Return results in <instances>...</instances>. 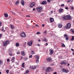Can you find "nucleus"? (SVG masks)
Returning <instances> with one entry per match:
<instances>
[{"instance_id":"obj_21","label":"nucleus","mask_w":74,"mask_h":74,"mask_svg":"<svg viewBox=\"0 0 74 74\" xmlns=\"http://www.w3.org/2000/svg\"><path fill=\"white\" fill-rule=\"evenodd\" d=\"M4 16L5 18H7V17H8V15L7 13H5L4 14Z\"/></svg>"},{"instance_id":"obj_44","label":"nucleus","mask_w":74,"mask_h":74,"mask_svg":"<svg viewBox=\"0 0 74 74\" xmlns=\"http://www.w3.org/2000/svg\"><path fill=\"white\" fill-rule=\"evenodd\" d=\"M29 58H32V55H31L29 56Z\"/></svg>"},{"instance_id":"obj_60","label":"nucleus","mask_w":74,"mask_h":74,"mask_svg":"<svg viewBox=\"0 0 74 74\" xmlns=\"http://www.w3.org/2000/svg\"><path fill=\"white\" fill-rule=\"evenodd\" d=\"M53 74H57V73H56V72H55L54 73H53Z\"/></svg>"},{"instance_id":"obj_46","label":"nucleus","mask_w":74,"mask_h":74,"mask_svg":"<svg viewBox=\"0 0 74 74\" xmlns=\"http://www.w3.org/2000/svg\"><path fill=\"white\" fill-rule=\"evenodd\" d=\"M36 34H40V32H38L36 33Z\"/></svg>"},{"instance_id":"obj_52","label":"nucleus","mask_w":74,"mask_h":74,"mask_svg":"<svg viewBox=\"0 0 74 74\" xmlns=\"http://www.w3.org/2000/svg\"><path fill=\"white\" fill-rule=\"evenodd\" d=\"M26 17H30V15H27V16H26Z\"/></svg>"},{"instance_id":"obj_55","label":"nucleus","mask_w":74,"mask_h":74,"mask_svg":"<svg viewBox=\"0 0 74 74\" xmlns=\"http://www.w3.org/2000/svg\"><path fill=\"white\" fill-rule=\"evenodd\" d=\"M44 26H45V25H44V24H42V27H44Z\"/></svg>"},{"instance_id":"obj_38","label":"nucleus","mask_w":74,"mask_h":74,"mask_svg":"<svg viewBox=\"0 0 74 74\" xmlns=\"http://www.w3.org/2000/svg\"><path fill=\"white\" fill-rule=\"evenodd\" d=\"M25 44L23 45V46L24 47H26V42H25Z\"/></svg>"},{"instance_id":"obj_26","label":"nucleus","mask_w":74,"mask_h":74,"mask_svg":"<svg viewBox=\"0 0 74 74\" xmlns=\"http://www.w3.org/2000/svg\"><path fill=\"white\" fill-rule=\"evenodd\" d=\"M74 36H73L71 38V41H74Z\"/></svg>"},{"instance_id":"obj_63","label":"nucleus","mask_w":74,"mask_h":74,"mask_svg":"<svg viewBox=\"0 0 74 74\" xmlns=\"http://www.w3.org/2000/svg\"><path fill=\"white\" fill-rule=\"evenodd\" d=\"M46 46H47V45H48V44L47 43H46Z\"/></svg>"},{"instance_id":"obj_64","label":"nucleus","mask_w":74,"mask_h":74,"mask_svg":"<svg viewBox=\"0 0 74 74\" xmlns=\"http://www.w3.org/2000/svg\"><path fill=\"white\" fill-rule=\"evenodd\" d=\"M73 54L74 56V52L73 53Z\"/></svg>"},{"instance_id":"obj_31","label":"nucleus","mask_w":74,"mask_h":74,"mask_svg":"<svg viewBox=\"0 0 74 74\" xmlns=\"http://www.w3.org/2000/svg\"><path fill=\"white\" fill-rule=\"evenodd\" d=\"M16 4H19V0L17 1L15 3Z\"/></svg>"},{"instance_id":"obj_18","label":"nucleus","mask_w":74,"mask_h":74,"mask_svg":"<svg viewBox=\"0 0 74 74\" xmlns=\"http://www.w3.org/2000/svg\"><path fill=\"white\" fill-rule=\"evenodd\" d=\"M53 21H54V19L53 18H50V22L51 23H52V22H53Z\"/></svg>"},{"instance_id":"obj_3","label":"nucleus","mask_w":74,"mask_h":74,"mask_svg":"<svg viewBox=\"0 0 74 74\" xmlns=\"http://www.w3.org/2000/svg\"><path fill=\"white\" fill-rule=\"evenodd\" d=\"M52 70V68L51 67H48L45 69L46 72H50Z\"/></svg>"},{"instance_id":"obj_45","label":"nucleus","mask_w":74,"mask_h":74,"mask_svg":"<svg viewBox=\"0 0 74 74\" xmlns=\"http://www.w3.org/2000/svg\"><path fill=\"white\" fill-rule=\"evenodd\" d=\"M25 60V61L26 60H27V58L26 57L24 59Z\"/></svg>"},{"instance_id":"obj_41","label":"nucleus","mask_w":74,"mask_h":74,"mask_svg":"<svg viewBox=\"0 0 74 74\" xmlns=\"http://www.w3.org/2000/svg\"><path fill=\"white\" fill-rule=\"evenodd\" d=\"M64 37H67V34H64Z\"/></svg>"},{"instance_id":"obj_22","label":"nucleus","mask_w":74,"mask_h":74,"mask_svg":"<svg viewBox=\"0 0 74 74\" xmlns=\"http://www.w3.org/2000/svg\"><path fill=\"white\" fill-rule=\"evenodd\" d=\"M14 59H15V57H13L12 58V59L11 60L12 62H14V61L15 60Z\"/></svg>"},{"instance_id":"obj_14","label":"nucleus","mask_w":74,"mask_h":74,"mask_svg":"<svg viewBox=\"0 0 74 74\" xmlns=\"http://www.w3.org/2000/svg\"><path fill=\"white\" fill-rule=\"evenodd\" d=\"M59 12L60 13H62L64 12V10L63 9H60L59 10Z\"/></svg>"},{"instance_id":"obj_5","label":"nucleus","mask_w":74,"mask_h":74,"mask_svg":"<svg viewBox=\"0 0 74 74\" xmlns=\"http://www.w3.org/2000/svg\"><path fill=\"white\" fill-rule=\"evenodd\" d=\"M21 37L25 38V37H26V34H25V33L23 32L21 33Z\"/></svg>"},{"instance_id":"obj_49","label":"nucleus","mask_w":74,"mask_h":74,"mask_svg":"<svg viewBox=\"0 0 74 74\" xmlns=\"http://www.w3.org/2000/svg\"><path fill=\"white\" fill-rule=\"evenodd\" d=\"M65 9H66V10H68L69 9V8L68 7H65Z\"/></svg>"},{"instance_id":"obj_24","label":"nucleus","mask_w":74,"mask_h":74,"mask_svg":"<svg viewBox=\"0 0 74 74\" xmlns=\"http://www.w3.org/2000/svg\"><path fill=\"white\" fill-rule=\"evenodd\" d=\"M10 27L12 29H14V26L12 25H10Z\"/></svg>"},{"instance_id":"obj_8","label":"nucleus","mask_w":74,"mask_h":74,"mask_svg":"<svg viewBox=\"0 0 74 74\" xmlns=\"http://www.w3.org/2000/svg\"><path fill=\"white\" fill-rule=\"evenodd\" d=\"M47 62H52V58L50 57H48L47 58Z\"/></svg>"},{"instance_id":"obj_39","label":"nucleus","mask_w":74,"mask_h":74,"mask_svg":"<svg viewBox=\"0 0 74 74\" xmlns=\"http://www.w3.org/2000/svg\"><path fill=\"white\" fill-rule=\"evenodd\" d=\"M2 63H3V61L1 60H0V64H2Z\"/></svg>"},{"instance_id":"obj_10","label":"nucleus","mask_w":74,"mask_h":74,"mask_svg":"<svg viewBox=\"0 0 74 74\" xmlns=\"http://www.w3.org/2000/svg\"><path fill=\"white\" fill-rule=\"evenodd\" d=\"M34 5H35V3L34 2L32 3L30 5V7L32 8V7H33Z\"/></svg>"},{"instance_id":"obj_61","label":"nucleus","mask_w":74,"mask_h":74,"mask_svg":"<svg viewBox=\"0 0 74 74\" xmlns=\"http://www.w3.org/2000/svg\"><path fill=\"white\" fill-rule=\"evenodd\" d=\"M37 45L39 47H40V44H37Z\"/></svg>"},{"instance_id":"obj_47","label":"nucleus","mask_w":74,"mask_h":74,"mask_svg":"<svg viewBox=\"0 0 74 74\" xmlns=\"http://www.w3.org/2000/svg\"><path fill=\"white\" fill-rule=\"evenodd\" d=\"M19 53H20V52H19V51H18L17 52V54H19Z\"/></svg>"},{"instance_id":"obj_59","label":"nucleus","mask_w":74,"mask_h":74,"mask_svg":"<svg viewBox=\"0 0 74 74\" xmlns=\"http://www.w3.org/2000/svg\"><path fill=\"white\" fill-rule=\"evenodd\" d=\"M71 50L72 51H74V50H73V49H71Z\"/></svg>"},{"instance_id":"obj_34","label":"nucleus","mask_w":74,"mask_h":74,"mask_svg":"<svg viewBox=\"0 0 74 74\" xmlns=\"http://www.w3.org/2000/svg\"><path fill=\"white\" fill-rule=\"evenodd\" d=\"M62 47H66V46H65V45L64 44H63L62 45Z\"/></svg>"},{"instance_id":"obj_17","label":"nucleus","mask_w":74,"mask_h":74,"mask_svg":"<svg viewBox=\"0 0 74 74\" xmlns=\"http://www.w3.org/2000/svg\"><path fill=\"white\" fill-rule=\"evenodd\" d=\"M21 3L22 5H25V3H24V1H23V0H21Z\"/></svg>"},{"instance_id":"obj_58","label":"nucleus","mask_w":74,"mask_h":74,"mask_svg":"<svg viewBox=\"0 0 74 74\" xmlns=\"http://www.w3.org/2000/svg\"><path fill=\"white\" fill-rule=\"evenodd\" d=\"M1 26V22L0 23V26Z\"/></svg>"},{"instance_id":"obj_13","label":"nucleus","mask_w":74,"mask_h":74,"mask_svg":"<svg viewBox=\"0 0 74 74\" xmlns=\"http://www.w3.org/2000/svg\"><path fill=\"white\" fill-rule=\"evenodd\" d=\"M62 72H64V73H68L69 72V71L67 70H66L65 69H64L63 68L62 69Z\"/></svg>"},{"instance_id":"obj_57","label":"nucleus","mask_w":74,"mask_h":74,"mask_svg":"<svg viewBox=\"0 0 74 74\" xmlns=\"http://www.w3.org/2000/svg\"><path fill=\"white\" fill-rule=\"evenodd\" d=\"M37 55L35 56L34 58H37Z\"/></svg>"},{"instance_id":"obj_32","label":"nucleus","mask_w":74,"mask_h":74,"mask_svg":"<svg viewBox=\"0 0 74 74\" xmlns=\"http://www.w3.org/2000/svg\"><path fill=\"white\" fill-rule=\"evenodd\" d=\"M9 52H12V49H9Z\"/></svg>"},{"instance_id":"obj_43","label":"nucleus","mask_w":74,"mask_h":74,"mask_svg":"<svg viewBox=\"0 0 74 74\" xmlns=\"http://www.w3.org/2000/svg\"><path fill=\"white\" fill-rule=\"evenodd\" d=\"M61 7H64V4H62L61 5Z\"/></svg>"},{"instance_id":"obj_16","label":"nucleus","mask_w":74,"mask_h":74,"mask_svg":"<svg viewBox=\"0 0 74 74\" xmlns=\"http://www.w3.org/2000/svg\"><path fill=\"white\" fill-rule=\"evenodd\" d=\"M62 26L63 25H62V24H59L58 25V27H59V28H62Z\"/></svg>"},{"instance_id":"obj_42","label":"nucleus","mask_w":74,"mask_h":74,"mask_svg":"<svg viewBox=\"0 0 74 74\" xmlns=\"http://www.w3.org/2000/svg\"><path fill=\"white\" fill-rule=\"evenodd\" d=\"M43 33L44 34H47V31H45L44 32H43Z\"/></svg>"},{"instance_id":"obj_27","label":"nucleus","mask_w":74,"mask_h":74,"mask_svg":"<svg viewBox=\"0 0 74 74\" xmlns=\"http://www.w3.org/2000/svg\"><path fill=\"white\" fill-rule=\"evenodd\" d=\"M43 41H45L46 42L47 41V39L46 38H45L44 39L42 40Z\"/></svg>"},{"instance_id":"obj_9","label":"nucleus","mask_w":74,"mask_h":74,"mask_svg":"<svg viewBox=\"0 0 74 74\" xmlns=\"http://www.w3.org/2000/svg\"><path fill=\"white\" fill-rule=\"evenodd\" d=\"M36 67H37V65L35 66H32L30 67V68L33 70H34Z\"/></svg>"},{"instance_id":"obj_11","label":"nucleus","mask_w":74,"mask_h":74,"mask_svg":"<svg viewBox=\"0 0 74 74\" xmlns=\"http://www.w3.org/2000/svg\"><path fill=\"white\" fill-rule=\"evenodd\" d=\"M47 1H44L41 3V4H42V5H45V4H47Z\"/></svg>"},{"instance_id":"obj_37","label":"nucleus","mask_w":74,"mask_h":74,"mask_svg":"<svg viewBox=\"0 0 74 74\" xmlns=\"http://www.w3.org/2000/svg\"><path fill=\"white\" fill-rule=\"evenodd\" d=\"M29 70H27L26 71V73L27 74H28V73H29Z\"/></svg>"},{"instance_id":"obj_28","label":"nucleus","mask_w":74,"mask_h":74,"mask_svg":"<svg viewBox=\"0 0 74 74\" xmlns=\"http://www.w3.org/2000/svg\"><path fill=\"white\" fill-rule=\"evenodd\" d=\"M16 47H19V44L18 43H16Z\"/></svg>"},{"instance_id":"obj_33","label":"nucleus","mask_w":74,"mask_h":74,"mask_svg":"<svg viewBox=\"0 0 74 74\" xmlns=\"http://www.w3.org/2000/svg\"><path fill=\"white\" fill-rule=\"evenodd\" d=\"M35 52L34 51H33L32 50L31 51V53H32V54H34Z\"/></svg>"},{"instance_id":"obj_54","label":"nucleus","mask_w":74,"mask_h":74,"mask_svg":"<svg viewBox=\"0 0 74 74\" xmlns=\"http://www.w3.org/2000/svg\"><path fill=\"white\" fill-rule=\"evenodd\" d=\"M12 14H13V15H15V13L14 12H13Z\"/></svg>"},{"instance_id":"obj_25","label":"nucleus","mask_w":74,"mask_h":74,"mask_svg":"<svg viewBox=\"0 0 74 74\" xmlns=\"http://www.w3.org/2000/svg\"><path fill=\"white\" fill-rule=\"evenodd\" d=\"M24 65H25V63L23 62L21 65L22 67L24 68V67H25V66H24Z\"/></svg>"},{"instance_id":"obj_35","label":"nucleus","mask_w":74,"mask_h":74,"mask_svg":"<svg viewBox=\"0 0 74 74\" xmlns=\"http://www.w3.org/2000/svg\"><path fill=\"white\" fill-rule=\"evenodd\" d=\"M69 37H68L67 36L65 38L66 40H69Z\"/></svg>"},{"instance_id":"obj_40","label":"nucleus","mask_w":74,"mask_h":74,"mask_svg":"<svg viewBox=\"0 0 74 74\" xmlns=\"http://www.w3.org/2000/svg\"><path fill=\"white\" fill-rule=\"evenodd\" d=\"M9 70H6V72L7 73V74H8V73H9Z\"/></svg>"},{"instance_id":"obj_20","label":"nucleus","mask_w":74,"mask_h":74,"mask_svg":"<svg viewBox=\"0 0 74 74\" xmlns=\"http://www.w3.org/2000/svg\"><path fill=\"white\" fill-rule=\"evenodd\" d=\"M53 50H50V55H51L52 54H53Z\"/></svg>"},{"instance_id":"obj_48","label":"nucleus","mask_w":74,"mask_h":74,"mask_svg":"<svg viewBox=\"0 0 74 74\" xmlns=\"http://www.w3.org/2000/svg\"><path fill=\"white\" fill-rule=\"evenodd\" d=\"M1 30H2V31H3V32H5V30L3 29H2Z\"/></svg>"},{"instance_id":"obj_50","label":"nucleus","mask_w":74,"mask_h":74,"mask_svg":"<svg viewBox=\"0 0 74 74\" xmlns=\"http://www.w3.org/2000/svg\"><path fill=\"white\" fill-rule=\"evenodd\" d=\"M10 61V60H9V59H8L7 60V62H9V61Z\"/></svg>"},{"instance_id":"obj_51","label":"nucleus","mask_w":74,"mask_h":74,"mask_svg":"<svg viewBox=\"0 0 74 74\" xmlns=\"http://www.w3.org/2000/svg\"><path fill=\"white\" fill-rule=\"evenodd\" d=\"M35 26H37V27H39V26L37 25H35Z\"/></svg>"},{"instance_id":"obj_30","label":"nucleus","mask_w":74,"mask_h":74,"mask_svg":"<svg viewBox=\"0 0 74 74\" xmlns=\"http://www.w3.org/2000/svg\"><path fill=\"white\" fill-rule=\"evenodd\" d=\"M70 30L71 32H72V33H74V30H73V29H71Z\"/></svg>"},{"instance_id":"obj_15","label":"nucleus","mask_w":74,"mask_h":74,"mask_svg":"<svg viewBox=\"0 0 74 74\" xmlns=\"http://www.w3.org/2000/svg\"><path fill=\"white\" fill-rule=\"evenodd\" d=\"M67 20H70L71 18V17L70 15H68L67 16Z\"/></svg>"},{"instance_id":"obj_7","label":"nucleus","mask_w":74,"mask_h":74,"mask_svg":"<svg viewBox=\"0 0 74 74\" xmlns=\"http://www.w3.org/2000/svg\"><path fill=\"white\" fill-rule=\"evenodd\" d=\"M60 64L61 65H66V61L65 60L63 61L62 62H61Z\"/></svg>"},{"instance_id":"obj_19","label":"nucleus","mask_w":74,"mask_h":74,"mask_svg":"<svg viewBox=\"0 0 74 74\" xmlns=\"http://www.w3.org/2000/svg\"><path fill=\"white\" fill-rule=\"evenodd\" d=\"M21 54L22 56H25V51H21Z\"/></svg>"},{"instance_id":"obj_4","label":"nucleus","mask_w":74,"mask_h":74,"mask_svg":"<svg viewBox=\"0 0 74 74\" xmlns=\"http://www.w3.org/2000/svg\"><path fill=\"white\" fill-rule=\"evenodd\" d=\"M71 23H68L66 25V29H70L71 27Z\"/></svg>"},{"instance_id":"obj_6","label":"nucleus","mask_w":74,"mask_h":74,"mask_svg":"<svg viewBox=\"0 0 74 74\" xmlns=\"http://www.w3.org/2000/svg\"><path fill=\"white\" fill-rule=\"evenodd\" d=\"M33 44V41L32 40H31L29 42H27V45L29 47H31L32 45V44Z\"/></svg>"},{"instance_id":"obj_62","label":"nucleus","mask_w":74,"mask_h":74,"mask_svg":"<svg viewBox=\"0 0 74 74\" xmlns=\"http://www.w3.org/2000/svg\"><path fill=\"white\" fill-rule=\"evenodd\" d=\"M71 9L72 10H73L74 9V8L72 7L71 8Z\"/></svg>"},{"instance_id":"obj_23","label":"nucleus","mask_w":74,"mask_h":74,"mask_svg":"<svg viewBox=\"0 0 74 74\" xmlns=\"http://www.w3.org/2000/svg\"><path fill=\"white\" fill-rule=\"evenodd\" d=\"M64 19H65V20H67V17L66 16H64L63 18Z\"/></svg>"},{"instance_id":"obj_36","label":"nucleus","mask_w":74,"mask_h":74,"mask_svg":"<svg viewBox=\"0 0 74 74\" xmlns=\"http://www.w3.org/2000/svg\"><path fill=\"white\" fill-rule=\"evenodd\" d=\"M51 1H52V0H47V2L48 3H50Z\"/></svg>"},{"instance_id":"obj_12","label":"nucleus","mask_w":74,"mask_h":74,"mask_svg":"<svg viewBox=\"0 0 74 74\" xmlns=\"http://www.w3.org/2000/svg\"><path fill=\"white\" fill-rule=\"evenodd\" d=\"M39 58H40V56H37V58H36V63H38V62H39Z\"/></svg>"},{"instance_id":"obj_53","label":"nucleus","mask_w":74,"mask_h":74,"mask_svg":"<svg viewBox=\"0 0 74 74\" xmlns=\"http://www.w3.org/2000/svg\"><path fill=\"white\" fill-rule=\"evenodd\" d=\"M2 37V35L0 34V38H1Z\"/></svg>"},{"instance_id":"obj_29","label":"nucleus","mask_w":74,"mask_h":74,"mask_svg":"<svg viewBox=\"0 0 74 74\" xmlns=\"http://www.w3.org/2000/svg\"><path fill=\"white\" fill-rule=\"evenodd\" d=\"M9 55L10 56H12V52H9Z\"/></svg>"},{"instance_id":"obj_2","label":"nucleus","mask_w":74,"mask_h":74,"mask_svg":"<svg viewBox=\"0 0 74 74\" xmlns=\"http://www.w3.org/2000/svg\"><path fill=\"white\" fill-rule=\"evenodd\" d=\"M42 7H39L36 8V10H37L39 12H40L42 11Z\"/></svg>"},{"instance_id":"obj_1","label":"nucleus","mask_w":74,"mask_h":74,"mask_svg":"<svg viewBox=\"0 0 74 74\" xmlns=\"http://www.w3.org/2000/svg\"><path fill=\"white\" fill-rule=\"evenodd\" d=\"M9 42H10V41L8 40H7L5 41V42H3V47H4L7 45V44H8V43H9Z\"/></svg>"},{"instance_id":"obj_56","label":"nucleus","mask_w":74,"mask_h":74,"mask_svg":"<svg viewBox=\"0 0 74 74\" xmlns=\"http://www.w3.org/2000/svg\"><path fill=\"white\" fill-rule=\"evenodd\" d=\"M35 10H36V9H35V8H34L33 9V11H35Z\"/></svg>"}]
</instances>
